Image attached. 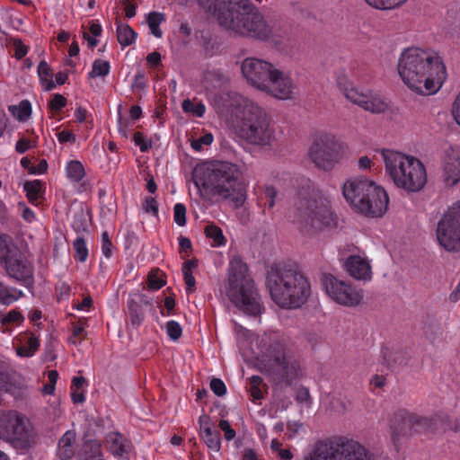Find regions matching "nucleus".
Returning a JSON list of instances; mask_svg holds the SVG:
<instances>
[{"label":"nucleus","instance_id":"10","mask_svg":"<svg viewBox=\"0 0 460 460\" xmlns=\"http://www.w3.org/2000/svg\"><path fill=\"white\" fill-rule=\"evenodd\" d=\"M0 439L17 449H28L34 443L31 423L15 411L0 412Z\"/></svg>","mask_w":460,"mask_h":460},{"label":"nucleus","instance_id":"14","mask_svg":"<svg viewBox=\"0 0 460 460\" xmlns=\"http://www.w3.org/2000/svg\"><path fill=\"white\" fill-rule=\"evenodd\" d=\"M309 154L318 168L331 171L342 158V146L334 136L324 134L314 141Z\"/></svg>","mask_w":460,"mask_h":460},{"label":"nucleus","instance_id":"45","mask_svg":"<svg viewBox=\"0 0 460 460\" xmlns=\"http://www.w3.org/2000/svg\"><path fill=\"white\" fill-rule=\"evenodd\" d=\"M83 452L88 458H95L101 454V444L95 439H88L84 443Z\"/></svg>","mask_w":460,"mask_h":460},{"label":"nucleus","instance_id":"44","mask_svg":"<svg viewBox=\"0 0 460 460\" xmlns=\"http://www.w3.org/2000/svg\"><path fill=\"white\" fill-rule=\"evenodd\" d=\"M263 379L260 376H252L250 378L249 391L253 400H261L263 398V393L261 389V385Z\"/></svg>","mask_w":460,"mask_h":460},{"label":"nucleus","instance_id":"15","mask_svg":"<svg viewBox=\"0 0 460 460\" xmlns=\"http://www.w3.org/2000/svg\"><path fill=\"white\" fill-rule=\"evenodd\" d=\"M211 104L219 113H234L237 117L248 103L253 101L238 93L233 88H207Z\"/></svg>","mask_w":460,"mask_h":460},{"label":"nucleus","instance_id":"7","mask_svg":"<svg viewBox=\"0 0 460 460\" xmlns=\"http://www.w3.org/2000/svg\"><path fill=\"white\" fill-rule=\"evenodd\" d=\"M240 121V136L249 144L260 146H270L274 139V128L266 111L252 102L237 115Z\"/></svg>","mask_w":460,"mask_h":460},{"label":"nucleus","instance_id":"39","mask_svg":"<svg viewBox=\"0 0 460 460\" xmlns=\"http://www.w3.org/2000/svg\"><path fill=\"white\" fill-rule=\"evenodd\" d=\"M73 247L75 250L74 258L80 262H84L88 257V247L84 238L77 236L74 241Z\"/></svg>","mask_w":460,"mask_h":460},{"label":"nucleus","instance_id":"52","mask_svg":"<svg viewBox=\"0 0 460 460\" xmlns=\"http://www.w3.org/2000/svg\"><path fill=\"white\" fill-rule=\"evenodd\" d=\"M143 209L146 214L154 217L158 216V203L153 197H146L143 202Z\"/></svg>","mask_w":460,"mask_h":460},{"label":"nucleus","instance_id":"31","mask_svg":"<svg viewBox=\"0 0 460 460\" xmlns=\"http://www.w3.org/2000/svg\"><path fill=\"white\" fill-rule=\"evenodd\" d=\"M23 296L22 290L15 288H8L0 282V304L9 305Z\"/></svg>","mask_w":460,"mask_h":460},{"label":"nucleus","instance_id":"48","mask_svg":"<svg viewBox=\"0 0 460 460\" xmlns=\"http://www.w3.org/2000/svg\"><path fill=\"white\" fill-rule=\"evenodd\" d=\"M166 332L169 338L175 341L181 338L182 334V329L178 322L171 320L166 323Z\"/></svg>","mask_w":460,"mask_h":460},{"label":"nucleus","instance_id":"42","mask_svg":"<svg viewBox=\"0 0 460 460\" xmlns=\"http://www.w3.org/2000/svg\"><path fill=\"white\" fill-rule=\"evenodd\" d=\"M23 190L26 192L27 198L32 201L39 198L41 190V182L39 180L28 181L23 184Z\"/></svg>","mask_w":460,"mask_h":460},{"label":"nucleus","instance_id":"37","mask_svg":"<svg viewBox=\"0 0 460 460\" xmlns=\"http://www.w3.org/2000/svg\"><path fill=\"white\" fill-rule=\"evenodd\" d=\"M164 21V16L161 13L151 12L147 15V24L149 26L151 33L156 37L161 38L163 31L160 29V24Z\"/></svg>","mask_w":460,"mask_h":460},{"label":"nucleus","instance_id":"34","mask_svg":"<svg viewBox=\"0 0 460 460\" xmlns=\"http://www.w3.org/2000/svg\"><path fill=\"white\" fill-rule=\"evenodd\" d=\"M9 111L20 121H26L31 115V104L28 100H22L17 106H9Z\"/></svg>","mask_w":460,"mask_h":460},{"label":"nucleus","instance_id":"40","mask_svg":"<svg viewBox=\"0 0 460 460\" xmlns=\"http://www.w3.org/2000/svg\"><path fill=\"white\" fill-rule=\"evenodd\" d=\"M266 93L277 100L287 101L294 99V93L291 88H260Z\"/></svg>","mask_w":460,"mask_h":460},{"label":"nucleus","instance_id":"43","mask_svg":"<svg viewBox=\"0 0 460 460\" xmlns=\"http://www.w3.org/2000/svg\"><path fill=\"white\" fill-rule=\"evenodd\" d=\"M110 63L106 60L96 59L93 64L92 71L89 73L91 77L105 76L110 72Z\"/></svg>","mask_w":460,"mask_h":460},{"label":"nucleus","instance_id":"3","mask_svg":"<svg viewBox=\"0 0 460 460\" xmlns=\"http://www.w3.org/2000/svg\"><path fill=\"white\" fill-rule=\"evenodd\" d=\"M242 172L237 164L226 161H214L207 168H195L194 184L202 187L223 199H231L236 208L245 199V192L240 183Z\"/></svg>","mask_w":460,"mask_h":460},{"label":"nucleus","instance_id":"53","mask_svg":"<svg viewBox=\"0 0 460 460\" xmlns=\"http://www.w3.org/2000/svg\"><path fill=\"white\" fill-rule=\"evenodd\" d=\"M133 141L136 146H137L141 152H146L148 151L151 146L152 143L150 140H146L144 137L143 133L141 132H136L133 136Z\"/></svg>","mask_w":460,"mask_h":460},{"label":"nucleus","instance_id":"46","mask_svg":"<svg viewBox=\"0 0 460 460\" xmlns=\"http://www.w3.org/2000/svg\"><path fill=\"white\" fill-rule=\"evenodd\" d=\"M369 5L381 10L393 9L406 0H365Z\"/></svg>","mask_w":460,"mask_h":460},{"label":"nucleus","instance_id":"58","mask_svg":"<svg viewBox=\"0 0 460 460\" xmlns=\"http://www.w3.org/2000/svg\"><path fill=\"white\" fill-rule=\"evenodd\" d=\"M23 320L22 314L17 310H11L2 319L3 323H16Z\"/></svg>","mask_w":460,"mask_h":460},{"label":"nucleus","instance_id":"8","mask_svg":"<svg viewBox=\"0 0 460 460\" xmlns=\"http://www.w3.org/2000/svg\"><path fill=\"white\" fill-rule=\"evenodd\" d=\"M0 265L7 276L26 288L34 286V266L5 234L0 235Z\"/></svg>","mask_w":460,"mask_h":460},{"label":"nucleus","instance_id":"1","mask_svg":"<svg viewBox=\"0 0 460 460\" xmlns=\"http://www.w3.org/2000/svg\"><path fill=\"white\" fill-rule=\"evenodd\" d=\"M398 73L407 86H443L448 77L447 66L438 52L417 47L402 51Z\"/></svg>","mask_w":460,"mask_h":460},{"label":"nucleus","instance_id":"6","mask_svg":"<svg viewBox=\"0 0 460 460\" xmlns=\"http://www.w3.org/2000/svg\"><path fill=\"white\" fill-rule=\"evenodd\" d=\"M226 292L231 302L244 314L252 316L261 314L263 306L248 266L238 257L230 261Z\"/></svg>","mask_w":460,"mask_h":460},{"label":"nucleus","instance_id":"4","mask_svg":"<svg viewBox=\"0 0 460 460\" xmlns=\"http://www.w3.org/2000/svg\"><path fill=\"white\" fill-rule=\"evenodd\" d=\"M295 207L296 222L305 234L316 233L334 224L330 201L314 188L309 179L302 180Z\"/></svg>","mask_w":460,"mask_h":460},{"label":"nucleus","instance_id":"54","mask_svg":"<svg viewBox=\"0 0 460 460\" xmlns=\"http://www.w3.org/2000/svg\"><path fill=\"white\" fill-rule=\"evenodd\" d=\"M210 389L217 396H223L226 394V386L220 378L211 379Z\"/></svg>","mask_w":460,"mask_h":460},{"label":"nucleus","instance_id":"29","mask_svg":"<svg viewBox=\"0 0 460 460\" xmlns=\"http://www.w3.org/2000/svg\"><path fill=\"white\" fill-rule=\"evenodd\" d=\"M13 371L10 365L0 360V391L13 394L15 385L13 382Z\"/></svg>","mask_w":460,"mask_h":460},{"label":"nucleus","instance_id":"47","mask_svg":"<svg viewBox=\"0 0 460 460\" xmlns=\"http://www.w3.org/2000/svg\"><path fill=\"white\" fill-rule=\"evenodd\" d=\"M40 341L36 337H31L28 341V347H21L18 349L17 353L20 356L31 357L34 352L39 349Z\"/></svg>","mask_w":460,"mask_h":460},{"label":"nucleus","instance_id":"49","mask_svg":"<svg viewBox=\"0 0 460 460\" xmlns=\"http://www.w3.org/2000/svg\"><path fill=\"white\" fill-rule=\"evenodd\" d=\"M173 219L179 226L186 225V207L182 203H176L173 207Z\"/></svg>","mask_w":460,"mask_h":460},{"label":"nucleus","instance_id":"19","mask_svg":"<svg viewBox=\"0 0 460 460\" xmlns=\"http://www.w3.org/2000/svg\"><path fill=\"white\" fill-rule=\"evenodd\" d=\"M342 94L352 103L373 113L384 112L387 104L374 95L369 88H340Z\"/></svg>","mask_w":460,"mask_h":460},{"label":"nucleus","instance_id":"9","mask_svg":"<svg viewBox=\"0 0 460 460\" xmlns=\"http://www.w3.org/2000/svg\"><path fill=\"white\" fill-rule=\"evenodd\" d=\"M243 75L252 86H265L270 82L277 86H293L291 74L275 67L264 59L250 57L241 65Z\"/></svg>","mask_w":460,"mask_h":460},{"label":"nucleus","instance_id":"27","mask_svg":"<svg viewBox=\"0 0 460 460\" xmlns=\"http://www.w3.org/2000/svg\"><path fill=\"white\" fill-rule=\"evenodd\" d=\"M384 353V360L392 371H397L406 366L411 358L409 353L402 349L389 350L386 349Z\"/></svg>","mask_w":460,"mask_h":460},{"label":"nucleus","instance_id":"56","mask_svg":"<svg viewBox=\"0 0 460 460\" xmlns=\"http://www.w3.org/2000/svg\"><path fill=\"white\" fill-rule=\"evenodd\" d=\"M165 285V281L156 274L150 273L147 279V287L151 290H158Z\"/></svg>","mask_w":460,"mask_h":460},{"label":"nucleus","instance_id":"59","mask_svg":"<svg viewBox=\"0 0 460 460\" xmlns=\"http://www.w3.org/2000/svg\"><path fill=\"white\" fill-rule=\"evenodd\" d=\"M49 104L53 111H59L66 106V99L63 95L56 93L51 99Z\"/></svg>","mask_w":460,"mask_h":460},{"label":"nucleus","instance_id":"21","mask_svg":"<svg viewBox=\"0 0 460 460\" xmlns=\"http://www.w3.org/2000/svg\"><path fill=\"white\" fill-rule=\"evenodd\" d=\"M373 181L367 178H353L344 182L342 186V194L347 202H349L355 209L358 210L359 205L366 199V193L371 187Z\"/></svg>","mask_w":460,"mask_h":460},{"label":"nucleus","instance_id":"28","mask_svg":"<svg viewBox=\"0 0 460 460\" xmlns=\"http://www.w3.org/2000/svg\"><path fill=\"white\" fill-rule=\"evenodd\" d=\"M75 441V432L66 430L60 438L58 447V456L61 460L71 459L75 454L74 443Z\"/></svg>","mask_w":460,"mask_h":460},{"label":"nucleus","instance_id":"24","mask_svg":"<svg viewBox=\"0 0 460 460\" xmlns=\"http://www.w3.org/2000/svg\"><path fill=\"white\" fill-rule=\"evenodd\" d=\"M199 423L200 426L199 436L206 446L215 452H219L221 449V438L218 430L212 429L209 417L207 415H201L199 418Z\"/></svg>","mask_w":460,"mask_h":460},{"label":"nucleus","instance_id":"38","mask_svg":"<svg viewBox=\"0 0 460 460\" xmlns=\"http://www.w3.org/2000/svg\"><path fill=\"white\" fill-rule=\"evenodd\" d=\"M203 78L205 83L214 86L225 84L228 81L227 76L219 69H208L204 73Z\"/></svg>","mask_w":460,"mask_h":460},{"label":"nucleus","instance_id":"63","mask_svg":"<svg viewBox=\"0 0 460 460\" xmlns=\"http://www.w3.org/2000/svg\"><path fill=\"white\" fill-rule=\"evenodd\" d=\"M58 140L60 143H75V136L68 130H62L58 133Z\"/></svg>","mask_w":460,"mask_h":460},{"label":"nucleus","instance_id":"57","mask_svg":"<svg viewBox=\"0 0 460 460\" xmlns=\"http://www.w3.org/2000/svg\"><path fill=\"white\" fill-rule=\"evenodd\" d=\"M296 401L301 404H309L312 402L308 388L301 386L297 389L296 394Z\"/></svg>","mask_w":460,"mask_h":460},{"label":"nucleus","instance_id":"2","mask_svg":"<svg viewBox=\"0 0 460 460\" xmlns=\"http://www.w3.org/2000/svg\"><path fill=\"white\" fill-rule=\"evenodd\" d=\"M267 287L272 300L279 306L288 309L301 307L312 293L307 277L297 266L285 263L270 267L267 274Z\"/></svg>","mask_w":460,"mask_h":460},{"label":"nucleus","instance_id":"32","mask_svg":"<svg viewBox=\"0 0 460 460\" xmlns=\"http://www.w3.org/2000/svg\"><path fill=\"white\" fill-rule=\"evenodd\" d=\"M127 306L131 324L134 326L141 325L145 318L141 305L134 299H129L128 300Z\"/></svg>","mask_w":460,"mask_h":460},{"label":"nucleus","instance_id":"36","mask_svg":"<svg viewBox=\"0 0 460 460\" xmlns=\"http://www.w3.org/2000/svg\"><path fill=\"white\" fill-rule=\"evenodd\" d=\"M67 178L74 182H79L84 176L83 164L76 160L70 161L66 167Z\"/></svg>","mask_w":460,"mask_h":460},{"label":"nucleus","instance_id":"35","mask_svg":"<svg viewBox=\"0 0 460 460\" xmlns=\"http://www.w3.org/2000/svg\"><path fill=\"white\" fill-rule=\"evenodd\" d=\"M205 235L213 240L212 246L219 247L226 244V238L220 227L214 224L208 225L204 230Z\"/></svg>","mask_w":460,"mask_h":460},{"label":"nucleus","instance_id":"26","mask_svg":"<svg viewBox=\"0 0 460 460\" xmlns=\"http://www.w3.org/2000/svg\"><path fill=\"white\" fill-rule=\"evenodd\" d=\"M414 434H431L438 429L439 418L437 414L429 416L411 412Z\"/></svg>","mask_w":460,"mask_h":460},{"label":"nucleus","instance_id":"61","mask_svg":"<svg viewBox=\"0 0 460 460\" xmlns=\"http://www.w3.org/2000/svg\"><path fill=\"white\" fill-rule=\"evenodd\" d=\"M326 455H328L326 447L316 444L310 457L306 460H326Z\"/></svg>","mask_w":460,"mask_h":460},{"label":"nucleus","instance_id":"30","mask_svg":"<svg viewBox=\"0 0 460 460\" xmlns=\"http://www.w3.org/2000/svg\"><path fill=\"white\" fill-rule=\"evenodd\" d=\"M137 33L128 24L119 23L117 26V39L121 47L130 46L136 40Z\"/></svg>","mask_w":460,"mask_h":460},{"label":"nucleus","instance_id":"23","mask_svg":"<svg viewBox=\"0 0 460 460\" xmlns=\"http://www.w3.org/2000/svg\"><path fill=\"white\" fill-rule=\"evenodd\" d=\"M347 272L355 279L370 280L372 270L369 261L358 255H350L345 261Z\"/></svg>","mask_w":460,"mask_h":460},{"label":"nucleus","instance_id":"16","mask_svg":"<svg viewBox=\"0 0 460 460\" xmlns=\"http://www.w3.org/2000/svg\"><path fill=\"white\" fill-rule=\"evenodd\" d=\"M322 285L328 296L337 304L353 307L361 302L362 296L355 288L331 274L323 276Z\"/></svg>","mask_w":460,"mask_h":460},{"label":"nucleus","instance_id":"62","mask_svg":"<svg viewBox=\"0 0 460 460\" xmlns=\"http://www.w3.org/2000/svg\"><path fill=\"white\" fill-rule=\"evenodd\" d=\"M180 252H184L186 256H189V252L192 251V244L190 238L181 235L179 237Z\"/></svg>","mask_w":460,"mask_h":460},{"label":"nucleus","instance_id":"17","mask_svg":"<svg viewBox=\"0 0 460 460\" xmlns=\"http://www.w3.org/2000/svg\"><path fill=\"white\" fill-rule=\"evenodd\" d=\"M318 446L326 447V460H370L367 450L352 439H341L332 443L320 442Z\"/></svg>","mask_w":460,"mask_h":460},{"label":"nucleus","instance_id":"64","mask_svg":"<svg viewBox=\"0 0 460 460\" xmlns=\"http://www.w3.org/2000/svg\"><path fill=\"white\" fill-rule=\"evenodd\" d=\"M123 437L119 433H116L112 438V444L116 447V454L122 456L125 453L124 446L122 445Z\"/></svg>","mask_w":460,"mask_h":460},{"label":"nucleus","instance_id":"50","mask_svg":"<svg viewBox=\"0 0 460 460\" xmlns=\"http://www.w3.org/2000/svg\"><path fill=\"white\" fill-rule=\"evenodd\" d=\"M213 140V135L211 133H206L202 137L193 139L190 146L195 151H201L204 146L211 145Z\"/></svg>","mask_w":460,"mask_h":460},{"label":"nucleus","instance_id":"20","mask_svg":"<svg viewBox=\"0 0 460 460\" xmlns=\"http://www.w3.org/2000/svg\"><path fill=\"white\" fill-rule=\"evenodd\" d=\"M414 435L411 412L402 409L396 411L390 424L391 441L394 449L398 452L402 441Z\"/></svg>","mask_w":460,"mask_h":460},{"label":"nucleus","instance_id":"60","mask_svg":"<svg viewBox=\"0 0 460 460\" xmlns=\"http://www.w3.org/2000/svg\"><path fill=\"white\" fill-rule=\"evenodd\" d=\"M13 47L15 49L14 57L17 59H21L27 55L29 48L24 45L21 40H13Z\"/></svg>","mask_w":460,"mask_h":460},{"label":"nucleus","instance_id":"12","mask_svg":"<svg viewBox=\"0 0 460 460\" xmlns=\"http://www.w3.org/2000/svg\"><path fill=\"white\" fill-rule=\"evenodd\" d=\"M259 346L262 357L275 369L279 381L291 385L298 376L299 366L296 361L288 359L285 345L277 339L263 335L259 340Z\"/></svg>","mask_w":460,"mask_h":460},{"label":"nucleus","instance_id":"25","mask_svg":"<svg viewBox=\"0 0 460 460\" xmlns=\"http://www.w3.org/2000/svg\"><path fill=\"white\" fill-rule=\"evenodd\" d=\"M422 330L425 338L433 345L444 340V331L440 321L433 314H426L422 319Z\"/></svg>","mask_w":460,"mask_h":460},{"label":"nucleus","instance_id":"41","mask_svg":"<svg viewBox=\"0 0 460 460\" xmlns=\"http://www.w3.org/2000/svg\"><path fill=\"white\" fill-rule=\"evenodd\" d=\"M181 107L184 112L191 113L199 118H201L206 111L205 105L202 102L194 103L189 99L182 102Z\"/></svg>","mask_w":460,"mask_h":460},{"label":"nucleus","instance_id":"22","mask_svg":"<svg viewBox=\"0 0 460 460\" xmlns=\"http://www.w3.org/2000/svg\"><path fill=\"white\" fill-rule=\"evenodd\" d=\"M442 178L447 187H453L460 182V155L451 150L447 152L443 161Z\"/></svg>","mask_w":460,"mask_h":460},{"label":"nucleus","instance_id":"51","mask_svg":"<svg viewBox=\"0 0 460 460\" xmlns=\"http://www.w3.org/2000/svg\"><path fill=\"white\" fill-rule=\"evenodd\" d=\"M277 195L278 191L273 186H266L264 190V207H267L269 209L273 208L276 204Z\"/></svg>","mask_w":460,"mask_h":460},{"label":"nucleus","instance_id":"55","mask_svg":"<svg viewBox=\"0 0 460 460\" xmlns=\"http://www.w3.org/2000/svg\"><path fill=\"white\" fill-rule=\"evenodd\" d=\"M218 427L222 431H224V437L225 439L227 441H230L234 438L236 432L235 430L230 426V423L226 420H220L218 423Z\"/></svg>","mask_w":460,"mask_h":460},{"label":"nucleus","instance_id":"33","mask_svg":"<svg viewBox=\"0 0 460 460\" xmlns=\"http://www.w3.org/2000/svg\"><path fill=\"white\" fill-rule=\"evenodd\" d=\"M37 72L42 86H54L53 71L45 60L40 62Z\"/></svg>","mask_w":460,"mask_h":460},{"label":"nucleus","instance_id":"18","mask_svg":"<svg viewBox=\"0 0 460 460\" xmlns=\"http://www.w3.org/2000/svg\"><path fill=\"white\" fill-rule=\"evenodd\" d=\"M373 190H368L366 193V199L359 205L358 212L372 217H382L388 208L389 197L381 186L376 185L374 181L371 185Z\"/></svg>","mask_w":460,"mask_h":460},{"label":"nucleus","instance_id":"13","mask_svg":"<svg viewBox=\"0 0 460 460\" xmlns=\"http://www.w3.org/2000/svg\"><path fill=\"white\" fill-rule=\"evenodd\" d=\"M437 240L447 252H460V200L453 203L438 220Z\"/></svg>","mask_w":460,"mask_h":460},{"label":"nucleus","instance_id":"5","mask_svg":"<svg viewBox=\"0 0 460 460\" xmlns=\"http://www.w3.org/2000/svg\"><path fill=\"white\" fill-rule=\"evenodd\" d=\"M385 172L394 184L408 193L421 190L427 183V172L424 164L418 158L383 149L381 152Z\"/></svg>","mask_w":460,"mask_h":460},{"label":"nucleus","instance_id":"11","mask_svg":"<svg viewBox=\"0 0 460 460\" xmlns=\"http://www.w3.org/2000/svg\"><path fill=\"white\" fill-rule=\"evenodd\" d=\"M259 346L262 357L275 369L279 381L291 385L298 376L299 366L296 361L288 359L285 345L277 339L263 335L259 340Z\"/></svg>","mask_w":460,"mask_h":460}]
</instances>
